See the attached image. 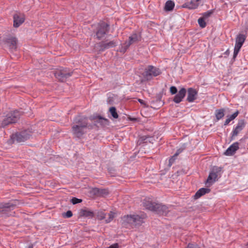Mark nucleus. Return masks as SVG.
Here are the masks:
<instances>
[{"instance_id": "f257e3e1", "label": "nucleus", "mask_w": 248, "mask_h": 248, "mask_svg": "<svg viewBox=\"0 0 248 248\" xmlns=\"http://www.w3.org/2000/svg\"><path fill=\"white\" fill-rule=\"evenodd\" d=\"M87 118L84 116H77L74 120V124L72 127V133L73 136L80 139L86 132L88 126Z\"/></svg>"}, {"instance_id": "f03ea898", "label": "nucleus", "mask_w": 248, "mask_h": 248, "mask_svg": "<svg viewBox=\"0 0 248 248\" xmlns=\"http://www.w3.org/2000/svg\"><path fill=\"white\" fill-rule=\"evenodd\" d=\"M109 31V25L104 22L99 23L95 31L96 38L101 40L106 38L107 34Z\"/></svg>"}, {"instance_id": "7ed1b4c3", "label": "nucleus", "mask_w": 248, "mask_h": 248, "mask_svg": "<svg viewBox=\"0 0 248 248\" xmlns=\"http://www.w3.org/2000/svg\"><path fill=\"white\" fill-rule=\"evenodd\" d=\"M161 74L160 69L152 65H149L145 69L143 76L146 80H150L153 77H156Z\"/></svg>"}, {"instance_id": "20e7f679", "label": "nucleus", "mask_w": 248, "mask_h": 248, "mask_svg": "<svg viewBox=\"0 0 248 248\" xmlns=\"http://www.w3.org/2000/svg\"><path fill=\"white\" fill-rule=\"evenodd\" d=\"M20 116V113L17 110H14L9 113L6 117L3 120L1 123L2 126L4 127L10 124L16 123L19 119Z\"/></svg>"}, {"instance_id": "39448f33", "label": "nucleus", "mask_w": 248, "mask_h": 248, "mask_svg": "<svg viewBox=\"0 0 248 248\" xmlns=\"http://www.w3.org/2000/svg\"><path fill=\"white\" fill-rule=\"evenodd\" d=\"M222 168L221 167H214L211 170L207 179L206 181L207 185H212L218 180V176L220 175Z\"/></svg>"}, {"instance_id": "423d86ee", "label": "nucleus", "mask_w": 248, "mask_h": 248, "mask_svg": "<svg viewBox=\"0 0 248 248\" xmlns=\"http://www.w3.org/2000/svg\"><path fill=\"white\" fill-rule=\"evenodd\" d=\"M140 40V36L137 33H133L128 38V41L122 45L120 52L124 53L130 45L136 43Z\"/></svg>"}, {"instance_id": "0eeeda50", "label": "nucleus", "mask_w": 248, "mask_h": 248, "mask_svg": "<svg viewBox=\"0 0 248 248\" xmlns=\"http://www.w3.org/2000/svg\"><path fill=\"white\" fill-rule=\"evenodd\" d=\"M246 39V36L244 34H239L236 38L235 41V46L234 48V52L233 55V59L234 60L237 56L240 48L243 46Z\"/></svg>"}, {"instance_id": "6e6552de", "label": "nucleus", "mask_w": 248, "mask_h": 248, "mask_svg": "<svg viewBox=\"0 0 248 248\" xmlns=\"http://www.w3.org/2000/svg\"><path fill=\"white\" fill-rule=\"evenodd\" d=\"M72 72L67 70V69H61L56 70L54 73L55 77L59 80L63 82L72 76Z\"/></svg>"}, {"instance_id": "1a4fd4ad", "label": "nucleus", "mask_w": 248, "mask_h": 248, "mask_svg": "<svg viewBox=\"0 0 248 248\" xmlns=\"http://www.w3.org/2000/svg\"><path fill=\"white\" fill-rule=\"evenodd\" d=\"M31 135V132L30 130H26L16 133L13 135L14 140L17 142H22L29 139Z\"/></svg>"}, {"instance_id": "9d476101", "label": "nucleus", "mask_w": 248, "mask_h": 248, "mask_svg": "<svg viewBox=\"0 0 248 248\" xmlns=\"http://www.w3.org/2000/svg\"><path fill=\"white\" fill-rule=\"evenodd\" d=\"M144 217H141L139 215H127L124 217V219L128 223L136 225L141 224L143 221Z\"/></svg>"}, {"instance_id": "9b49d317", "label": "nucleus", "mask_w": 248, "mask_h": 248, "mask_svg": "<svg viewBox=\"0 0 248 248\" xmlns=\"http://www.w3.org/2000/svg\"><path fill=\"white\" fill-rule=\"evenodd\" d=\"M245 126V122L244 120H241L238 121L236 126L233 129L232 131V139H233V137H236L237 135L243 129V128Z\"/></svg>"}, {"instance_id": "f8f14e48", "label": "nucleus", "mask_w": 248, "mask_h": 248, "mask_svg": "<svg viewBox=\"0 0 248 248\" xmlns=\"http://www.w3.org/2000/svg\"><path fill=\"white\" fill-rule=\"evenodd\" d=\"M13 18L14 26L16 28L19 27L25 21V16L22 14H15Z\"/></svg>"}, {"instance_id": "ddd939ff", "label": "nucleus", "mask_w": 248, "mask_h": 248, "mask_svg": "<svg viewBox=\"0 0 248 248\" xmlns=\"http://www.w3.org/2000/svg\"><path fill=\"white\" fill-rule=\"evenodd\" d=\"M169 208L165 205L161 203H157L154 212L162 215H166L169 212Z\"/></svg>"}, {"instance_id": "4468645a", "label": "nucleus", "mask_w": 248, "mask_h": 248, "mask_svg": "<svg viewBox=\"0 0 248 248\" xmlns=\"http://www.w3.org/2000/svg\"><path fill=\"white\" fill-rule=\"evenodd\" d=\"M186 91L185 88H181L174 96L173 101L177 104L180 103L186 96Z\"/></svg>"}, {"instance_id": "2eb2a0df", "label": "nucleus", "mask_w": 248, "mask_h": 248, "mask_svg": "<svg viewBox=\"0 0 248 248\" xmlns=\"http://www.w3.org/2000/svg\"><path fill=\"white\" fill-rule=\"evenodd\" d=\"M201 3V0H191L185 3L182 7L187 8L188 9H195L198 8Z\"/></svg>"}, {"instance_id": "dca6fc26", "label": "nucleus", "mask_w": 248, "mask_h": 248, "mask_svg": "<svg viewBox=\"0 0 248 248\" xmlns=\"http://www.w3.org/2000/svg\"><path fill=\"white\" fill-rule=\"evenodd\" d=\"M198 92L195 89L189 88L187 89V96L186 100L189 102H193L196 98Z\"/></svg>"}, {"instance_id": "f3484780", "label": "nucleus", "mask_w": 248, "mask_h": 248, "mask_svg": "<svg viewBox=\"0 0 248 248\" xmlns=\"http://www.w3.org/2000/svg\"><path fill=\"white\" fill-rule=\"evenodd\" d=\"M143 206L147 209L154 211L157 203L153 202L149 198H145L142 202Z\"/></svg>"}, {"instance_id": "a211bd4d", "label": "nucleus", "mask_w": 248, "mask_h": 248, "mask_svg": "<svg viewBox=\"0 0 248 248\" xmlns=\"http://www.w3.org/2000/svg\"><path fill=\"white\" fill-rule=\"evenodd\" d=\"M239 149V143L235 142L232 144L225 151L224 154L226 155H232Z\"/></svg>"}, {"instance_id": "6ab92c4d", "label": "nucleus", "mask_w": 248, "mask_h": 248, "mask_svg": "<svg viewBox=\"0 0 248 248\" xmlns=\"http://www.w3.org/2000/svg\"><path fill=\"white\" fill-rule=\"evenodd\" d=\"M15 204L11 202L0 203V212H5L8 210L14 209Z\"/></svg>"}, {"instance_id": "aec40b11", "label": "nucleus", "mask_w": 248, "mask_h": 248, "mask_svg": "<svg viewBox=\"0 0 248 248\" xmlns=\"http://www.w3.org/2000/svg\"><path fill=\"white\" fill-rule=\"evenodd\" d=\"M118 42L116 40H113L108 43H102L100 45L102 49H108L111 47H115L118 44Z\"/></svg>"}, {"instance_id": "412c9836", "label": "nucleus", "mask_w": 248, "mask_h": 248, "mask_svg": "<svg viewBox=\"0 0 248 248\" xmlns=\"http://www.w3.org/2000/svg\"><path fill=\"white\" fill-rule=\"evenodd\" d=\"M210 191V189L207 188H201L199 189L194 195L195 199L200 198L202 196L206 193H208Z\"/></svg>"}, {"instance_id": "4be33fe9", "label": "nucleus", "mask_w": 248, "mask_h": 248, "mask_svg": "<svg viewBox=\"0 0 248 248\" xmlns=\"http://www.w3.org/2000/svg\"><path fill=\"white\" fill-rule=\"evenodd\" d=\"M80 215L82 217L91 218L93 217L94 213L93 211L91 210L82 209L80 210Z\"/></svg>"}, {"instance_id": "5701e85b", "label": "nucleus", "mask_w": 248, "mask_h": 248, "mask_svg": "<svg viewBox=\"0 0 248 248\" xmlns=\"http://www.w3.org/2000/svg\"><path fill=\"white\" fill-rule=\"evenodd\" d=\"M238 111H237L233 113L232 114L227 116V118L225 120L224 125H227L232 120H234L238 115Z\"/></svg>"}, {"instance_id": "b1692460", "label": "nucleus", "mask_w": 248, "mask_h": 248, "mask_svg": "<svg viewBox=\"0 0 248 248\" xmlns=\"http://www.w3.org/2000/svg\"><path fill=\"white\" fill-rule=\"evenodd\" d=\"M225 110L224 108L217 109L215 112V115L217 121L222 119L224 116Z\"/></svg>"}, {"instance_id": "393cba45", "label": "nucleus", "mask_w": 248, "mask_h": 248, "mask_svg": "<svg viewBox=\"0 0 248 248\" xmlns=\"http://www.w3.org/2000/svg\"><path fill=\"white\" fill-rule=\"evenodd\" d=\"M8 43L10 44V47L11 49L16 48L17 39L15 37H11L8 40Z\"/></svg>"}, {"instance_id": "a878e982", "label": "nucleus", "mask_w": 248, "mask_h": 248, "mask_svg": "<svg viewBox=\"0 0 248 248\" xmlns=\"http://www.w3.org/2000/svg\"><path fill=\"white\" fill-rule=\"evenodd\" d=\"M174 2L171 0H168L165 3V9L166 11H170L172 10L174 8Z\"/></svg>"}, {"instance_id": "bb28decb", "label": "nucleus", "mask_w": 248, "mask_h": 248, "mask_svg": "<svg viewBox=\"0 0 248 248\" xmlns=\"http://www.w3.org/2000/svg\"><path fill=\"white\" fill-rule=\"evenodd\" d=\"M109 112L112 115V116L115 118L117 119L118 118V114L116 112V109L114 107H111L109 108Z\"/></svg>"}, {"instance_id": "cd10ccee", "label": "nucleus", "mask_w": 248, "mask_h": 248, "mask_svg": "<svg viewBox=\"0 0 248 248\" xmlns=\"http://www.w3.org/2000/svg\"><path fill=\"white\" fill-rule=\"evenodd\" d=\"M204 18L203 17H200L198 19V24H199V26L202 28L205 27V26L206 25V23Z\"/></svg>"}, {"instance_id": "c85d7f7f", "label": "nucleus", "mask_w": 248, "mask_h": 248, "mask_svg": "<svg viewBox=\"0 0 248 248\" xmlns=\"http://www.w3.org/2000/svg\"><path fill=\"white\" fill-rule=\"evenodd\" d=\"M99 118V123H100L103 125H107L108 124V120L107 119L103 118L100 116L98 117Z\"/></svg>"}, {"instance_id": "c756f323", "label": "nucleus", "mask_w": 248, "mask_h": 248, "mask_svg": "<svg viewBox=\"0 0 248 248\" xmlns=\"http://www.w3.org/2000/svg\"><path fill=\"white\" fill-rule=\"evenodd\" d=\"M114 213L113 212H110L108 214V217L106 220V222L107 223L110 222L113 218L114 217Z\"/></svg>"}, {"instance_id": "7c9ffc66", "label": "nucleus", "mask_w": 248, "mask_h": 248, "mask_svg": "<svg viewBox=\"0 0 248 248\" xmlns=\"http://www.w3.org/2000/svg\"><path fill=\"white\" fill-rule=\"evenodd\" d=\"M183 150H184V148H182V149L180 148V149H178L177 150L176 153L174 154V156L170 159V160H169L170 163H171L172 161H173L174 160L173 157L177 156L179 154H180L183 151Z\"/></svg>"}, {"instance_id": "2f4dec72", "label": "nucleus", "mask_w": 248, "mask_h": 248, "mask_svg": "<svg viewBox=\"0 0 248 248\" xmlns=\"http://www.w3.org/2000/svg\"><path fill=\"white\" fill-rule=\"evenodd\" d=\"M71 202L73 204H76L80 203L82 202V200L74 197L71 199Z\"/></svg>"}, {"instance_id": "473e14b6", "label": "nucleus", "mask_w": 248, "mask_h": 248, "mask_svg": "<svg viewBox=\"0 0 248 248\" xmlns=\"http://www.w3.org/2000/svg\"><path fill=\"white\" fill-rule=\"evenodd\" d=\"M73 215V214H72V212L69 210L68 211H67L66 213H64L63 214V217H66V218H69L70 217H71Z\"/></svg>"}, {"instance_id": "72a5a7b5", "label": "nucleus", "mask_w": 248, "mask_h": 248, "mask_svg": "<svg viewBox=\"0 0 248 248\" xmlns=\"http://www.w3.org/2000/svg\"><path fill=\"white\" fill-rule=\"evenodd\" d=\"M106 214L104 212H101L98 213V217L101 220L104 219L106 217Z\"/></svg>"}, {"instance_id": "f704fd0d", "label": "nucleus", "mask_w": 248, "mask_h": 248, "mask_svg": "<svg viewBox=\"0 0 248 248\" xmlns=\"http://www.w3.org/2000/svg\"><path fill=\"white\" fill-rule=\"evenodd\" d=\"M170 92L172 94H176L177 93V89L175 86H171L170 88Z\"/></svg>"}, {"instance_id": "c9c22d12", "label": "nucleus", "mask_w": 248, "mask_h": 248, "mask_svg": "<svg viewBox=\"0 0 248 248\" xmlns=\"http://www.w3.org/2000/svg\"><path fill=\"white\" fill-rule=\"evenodd\" d=\"M185 248H200V247L197 244H189Z\"/></svg>"}, {"instance_id": "e433bc0d", "label": "nucleus", "mask_w": 248, "mask_h": 248, "mask_svg": "<svg viewBox=\"0 0 248 248\" xmlns=\"http://www.w3.org/2000/svg\"><path fill=\"white\" fill-rule=\"evenodd\" d=\"M212 13H213V12L211 11L205 12V13H204L203 14V17H204V18H208V17H209L212 14Z\"/></svg>"}, {"instance_id": "4c0bfd02", "label": "nucleus", "mask_w": 248, "mask_h": 248, "mask_svg": "<svg viewBox=\"0 0 248 248\" xmlns=\"http://www.w3.org/2000/svg\"><path fill=\"white\" fill-rule=\"evenodd\" d=\"M151 137L147 136H143L140 138V139L143 141H146L147 142L148 140V139H151Z\"/></svg>"}, {"instance_id": "58836bf2", "label": "nucleus", "mask_w": 248, "mask_h": 248, "mask_svg": "<svg viewBox=\"0 0 248 248\" xmlns=\"http://www.w3.org/2000/svg\"><path fill=\"white\" fill-rule=\"evenodd\" d=\"M118 244L117 243L113 244L111 245H110L109 247H108L107 248H118Z\"/></svg>"}, {"instance_id": "ea45409f", "label": "nucleus", "mask_w": 248, "mask_h": 248, "mask_svg": "<svg viewBox=\"0 0 248 248\" xmlns=\"http://www.w3.org/2000/svg\"><path fill=\"white\" fill-rule=\"evenodd\" d=\"M224 54L226 55V57H227L230 54V50L229 49H227L224 53Z\"/></svg>"}, {"instance_id": "a19ab883", "label": "nucleus", "mask_w": 248, "mask_h": 248, "mask_svg": "<svg viewBox=\"0 0 248 248\" xmlns=\"http://www.w3.org/2000/svg\"><path fill=\"white\" fill-rule=\"evenodd\" d=\"M138 101L140 103V104H143L144 103V101L141 99H138Z\"/></svg>"}, {"instance_id": "79ce46f5", "label": "nucleus", "mask_w": 248, "mask_h": 248, "mask_svg": "<svg viewBox=\"0 0 248 248\" xmlns=\"http://www.w3.org/2000/svg\"><path fill=\"white\" fill-rule=\"evenodd\" d=\"M246 246H247V248H248V243L247 244Z\"/></svg>"}]
</instances>
